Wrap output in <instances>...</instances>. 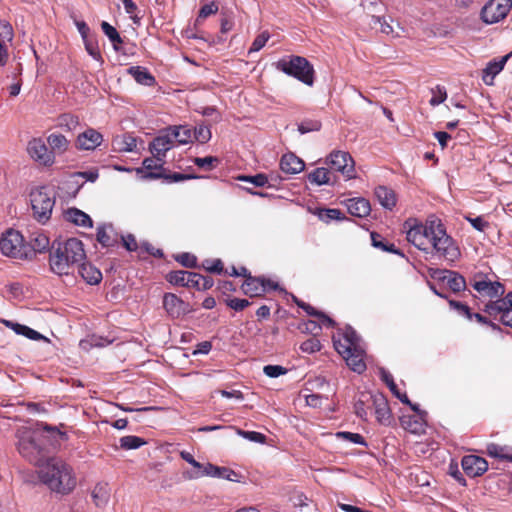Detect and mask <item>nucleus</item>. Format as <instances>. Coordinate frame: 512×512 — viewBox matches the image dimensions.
<instances>
[{"label":"nucleus","mask_w":512,"mask_h":512,"mask_svg":"<svg viewBox=\"0 0 512 512\" xmlns=\"http://www.w3.org/2000/svg\"><path fill=\"white\" fill-rule=\"evenodd\" d=\"M403 226L407 241L419 250L427 251L432 247L436 254L451 263L460 257L459 247L435 216L429 217L424 224L417 219H408Z\"/></svg>","instance_id":"nucleus-1"},{"label":"nucleus","mask_w":512,"mask_h":512,"mask_svg":"<svg viewBox=\"0 0 512 512\" xmlns=\"http://www.w3.org/2000/svg\"><path fill=\"white\" fill-rule=\"evenodd\" d=\"M38 476L51 491L61 495L70 494L77 483L73 468L59 458H49L42 463Z\"/></svg>","instance_id":"nucleus-2"},{"label":"nucleus","mask_w":512,"mask_h":512,"mask_svg":"<svg viewBox=\"0 0 512 512\" xmlns=\"http://www.w3.org/2000/svg\"><path fill=\"white\" fill-rule=\"evenodd\" d=\"M39 428L30 430L23 428L18 430V451L30 463L41 465L40 462L45 456L46 438L41 430L51 434H57L61 439L66 440L67 434L60 431L57 427L48 425L47 423L38 424Z\"/></svg>","instance_id":"nucleus-3"},{"label":"nucleus","mask_w":512,"mask_h":512,"mask_svg":"<svg viewBox=\"0 0 512 512\" xmlns=\"http://www.w3.org/2000/svg\"><path fill=\"white\" fill-rule=\"evenodd\" d=\"M85 259L86 253L82 241L77 238H69L64 242H59L57 247L53 244L49 265L53 273L60 276L69 275Z\"/></svg>","instance_id":"nucleus-4"},{"label":"nucleus","mask_w":512,"mask_h":512,"mask_svg":"<svg viewBox=\"0 0 512 512\" xmlns=\"http://www.w3.org/2000/svg\"><path fill=\"white\" fill-rule=\"evenodd\" d=\"M276 67L283 73L296 78L308 86H312L314 83L315 72L313 65L304 57L292 55L280 59Z\"/></svg>","instance_id":"nucleus-5"},{"label":"nucleus","mask_w":512,"mask_h":512,"mask_svg":"<svg viewBox=\"0 0 512 512\" xmlns=\"http://www.w3.org/2000/svg\"><path fill=\"white\" fill-rule=\"evenodd\" d=\"M0 251L3 255L20 260L33 258V249L24 241L23 235L14 229H8L0 238Z\"/></svg>","instance_id":"nucleus-6"},{"label":"nucleus","mask_w":512,"mask_h":512,"mask_svg":"<svg viewBox=\"0 0 512 512\" xmlns=\"http://www.w3.org/2000/svg\"><path fill=\"white\" fill-rule=\"evenodd\" d=\"M30 201L34 218L41 223L47 222L51 217L55 198L44 187H41L30 193Z\"/></svg>","instance_id":"nucleus-7"},{"label":"nucleus","mask_w":512,"mask_h":512,"mask_svg":"<svg viewBox=\"0 0 512 512\" xmlns=\"http://www.w3.org/2000/svg\"><path fill=\"white\" fill-rule=\"evenodd\" d=\"M483 311L503 325L512 328V292H509L503 298L489 301L485 304Z\"/></svg>","instance_id":"nucleus-8"},{"label":"nucleus","mask_w":512,"mask_h":512,"mask_svg":"<svg viewBox=\"0 0 512 512\" xmlns=\"http://www.w3.org/2000/svg\"><path fill=\"white\" fill-rule=\"evenodd\" d=\"M330 170L341 172L347 179L355 177V163L351 155L346 151H332L326 159Z\"/></svg>","instance_id":"nucleus-9"},{"label":"nucleus","mask_w":512,"mask_h":512,"mask_svg":"<svg viewBox=\"0 0 512 512\" xmlns=\"http://www.w3.org/2000/svg\"><path fill=\"white\" fill-rule=\"evenodd\" d=\"M512 0H489L481 10V19L486 24L497 23L508 15Z\"/></svg>","instance_id":"nucleus-10"},{"label":"nucleus","mask_w":512,"mask_h":512,"mask_svg":"<svg viewBox=\"0 0 512 512\" xmlns=\"http://www.w3.org/2000/svg\"><path fill=\"white\" fill-rule=\"evenodd\" d=\"M278 284L264 277L248 276L241 285L243 293L251 298L262 297L268 290H276Z\"/></svg>","instance_id":"nucleus-11"},{"label":"nucleus","mask_w":512,"mask_h":512,"mask_svg":"<svg viewBox=\"0 0 512 512\" xmlns=\"http://www.w3.org/2000/svg\"><path fill=\"white\" fill-rule=\"evenodd\" d=\"M27 152L30 157L44 166H51L55 162V155L49 151L41 138H33L28 142Z\"/></svg>","instance_id":"nucleus-12"},{"label":"nucleus","mask_w":512,"mask_h":512,"mask_svg":"<svg viewBox=\"0 0 512 512\" xmlns=\"http://www.w3.org/2000/svg\"><path fill=\"white\" fill-rule=\"evenodd\" d=\"M367 399L371 400V406L374 408L378 423L384 426H390L393 422V416L386 397L378 393L368 396Z\"/></svg>","instance_id":"nucleus-13"},{"label":"nucleus","mask_w":512,"mask_h":512,"mask_svg":"<svg viewBox=\"0 0 512 512\" xmlns=\"http://www.w3.org/2000/svg\"><path fill=\"white\" fill-rule=\"evenodd\" d=\"M163 307L172 318H180L191 312L190 305L173 293H165Z\"/></svg>","instance_id":"nucleus-14"},{"label":"nucleus","mask_w":512,"mask_h":512,"mask_svg":"<svg viewBox=\"0 0 512 512\" xmlns=\"http://www.w3.org/2000/svg\"><path fill=\"white\" fill-rule=\"evenodd\" d=\"M174 139L167 129L165 133L160 134L150 143L149 148L154 158L163 161L167 151L174 147Z\"/></svg>","instance_id":"nucleus-15"},{"label":"nucleus","mask_w":512,"mask_h":512,"mask_svg":"<svg viewBox=\"0 0 512 512\" xmlns=\"http://www.w3.org/2000/svg\"><path fill=\"white\" fill-rule=\"evenodd\" d=\"M462 468L469 477H477L484 474L488 469V462L476 455H467L462 459Z\"/></svg>","instance_id":"nucleus-16"},{"label":"nucleus","mask_w":512,"mask_h":512,"mask_svg":"<svg viewBox=\"0 0 512 512\" xmlns=\"http://www.w3.org/2000/svg\"><path fill=\"white\" fill-rule=\"evenodd\" d=\"M103 136L93 128H88L80 133L76 140V147L80 150H94L101 145Z\"/></svg>","instance_id":"nucleus-17"},{"label":"nucleus","mask_w":512,"mask_h":512,"mask_svg":"<svg viewBox=\"0 0 512 512\" xmlns=\"http://www.w3.org/2000/svg\"><path fill=\"white\" fill-rule=\"evenodd\" d=\"M512 57V51L500 59H493L488 62L485 69L482 72V80L486 85H493L494 78L498 75L505 67L507 61Z\"/></svg>","instance_id":"nucleus-18"},{"label":"nucleus","mask_w":512,"mask_h":512,"mask_svg":"<svg viewBox=\"0 0 512 512\" xmlns=\"http://www.w3.org/2000/svg\"><path fill=\"white\" fill-rule=\"evenodd\" d=\"M475 291L481 296V297H487L490 299V301H493L492 299L496 298L500 299L503 298L502 296L505 293V287L502 283L499 281L494 280V278H491L490 280L484 282L479 285Z\"/></svg>","instance_id":"nucleus-19"},{"label":"nucleus","mask_w":512,"mask_h":512,"mask_svg":"<svg viewBox=\"0 0 512 512\" xmlns=\"http://www.w3.org/2000/svg\"><path fill=\"white\" fill-rule=\"evenodd\" d=\"M97 241L106 248L114 247L120 240L119 234L114 227L109 225H101L97 228Z\"/></svg>","instance_id":"nucleus-20"},{"label":"nucleus","mask_w":512,"mask_h":512,"mask_svg":"<svg viewBox=\"0 0 512 512\" xmlns=\"http://www.w3.org/2000/svg\"><path fill=\"white\" fill-rule=\"evenodd\" d=\"M307 179L311 184L315 185H333L336 182L334 173L325 167H318L307 175Z\"/></svg>","instance_id":"nucleus-21"},{"label":"nucleus","mask_w":512,"mask_h":512,"mask_svg":"<svg viewBox=\"0 0 512 512\" xmlns=\"http://www.w3.org/2000/svg\"><path fill=\"white\" fill-rule=\"evenodd\" d=\"M427 412H422L420 415H403L400 418L401 426L414 434H419L424 431L425 417Z\"/></svg>","instance_id":"nucleus-22"},{"label":"nucleus","mask_w":512,"mask_h":512,"mask_svg":"<svg viewBox=\"0 0 512 512\" xmlns=\"http://www.w3.org/2000/svg\"><path fill=\"white\" fill-rule=\"evenodd\" d=\"M304 167L305 163L303 160L293 153H287L281 157L280 168L286 174L293 175L300 173Z\"/></svg>","instance_id":"nucleus-23"},{"label":"nucleus","mask_w":512,"mask_h":512,"mask_svg":"<svg viewBox=\"0 0 512 512\" xmlns=\"http://www.w3.org/2000/svg\"><path fill=\"white\" fill-rule=\"evenodd\" d=\"M346 206L351 215L359 218L366 217L371 212L370 202L365 198L348 199Z\"/></svg>","instance_id":"nucleus-24"},{"label":"nucleus","mask_w":512,"mask_h":512,"mask_svg":"<svg viewBox=\"0 0 512 512\" xmlns=\"http://www.w3.org/2000/svg\"><path fill=\"white\" fill-rule=\"evenodd\" d=\"M77 268L83 280H85L90 285H96L102 280L101 271L91 263L82 261L77 266Z\"/></svg>","instance_id":"nucleus-25"},{"label":"nucleus","mask_w":512,"mask_h":512,"mask_svg":"<svg viewBox=\"0 0 512 512\" xmlns=\"http://www.w3.org/2000/svg\"><path fill=\"white\" fill-rule=\"evenodd\" d=\"M442 275L439 276V279L446 282L447 286L453 292H460L465 289L466 281L463 276L458 274L457 272L444 270L440 272Z\"/></svg>","instance_id":"nucleus-26"},{"label":"nucleus","mask_w":512,"mask_h":512,"mask_svg":"<svg viewBox=\"0 0 512 512\" xmlns=\"http://www.w3.org/2000/svg\"><path fill=\"white\" fill-rule=\"evenodd\" d=\"M374 194L382 207L392 210L397 202L395 192L386 186H378L375 188Z\"/></svg>","instance_id":"nucleus-27"},{"label":"nucleus","mask_w":512,"mask_h":512,"mask_svg":"<svg viewBox=\"0 0 512 512\" xmlns=\"http://www.w3.org/2000/svg\"><path fill=\"white\" fill-rule=\"evenodd\" d=\"M64 218L66 221L81 227L91 228L93 226V221L90 216L77 208H69L65 211Z\"/></svg>","instance_id":"nucleus-28"},{"label":"nucleus","mask_w":512,"mask_h":512,"mask_svg":"<svg viewBox=\"0 0 512 512\" xmlns=\"http://www.w3.org/2000/svg\"><path fill=\"white\" fill-rule=\"evenodd\" d=\"M127 73L141 85L153 86L156 82L155 77L148 71V69L141 66H132L127 69Z\"/></svg>","instance_id":"nucleus-29"},{"label":"nucleus","mask_w":512,"mask_h":512,"mask_svg":"<svg viewBox=\"0 0 512 512\" xmlns=\"http://www.w3.org/2000/svg\"><path fill=\"white\" fill-rule=\"evenodd\" d=\"M343 358L345 359L347 365L354 372H357L360 374L363 371H365L366 364L363 360L362 351L359 350L358 348H354L353 350H351L350 353H347Z\"/></svg>","instance_id":"nucleus-30"},{"label":"nucleus","mask_w":512,"mask_h":512,"mask_svg":"<svg viewBox=\"0 0 512 512\" xmlns=\"http://www.w3.org/2000/svg\"><path fill=\"white\" fill-rule=\"evenodd\" d=\"M91 496L96 506L104 507L110 499V489L106 483H98L92 490Z\"/></svg>","instance_id":"nucleus-31"},{"label":"nucleus","mask_w":512,"mask_h":512,"mask_svg":"<svg viewBox=\"0 0 512 512\" xmlns=\"http://www.w3.org/2000/svg\"><path fill=\"white\" fill-rule=\"evenodd\" d=\"M168 130L174 139V143L187 144L193 139L192 129L188 126H173L169 127Z\"/></svg>","instance_id":"nucleus-32"},{"label":"nucleus","mask_w":512,"mask_h":512,"mask_svg":"<svg viewBox=\"0 0 512 512\" xmlns=\"http://www.w3.org/2000/svg\"><path fill=\"white\" fill-rule=\"evenodd\" d=\"M381 380L388 386L392 394L398 398L403 404H410V399L405 393H401L397 384L394 382L393 376L386 370H381Z\"/></svg>","instance_id":"nucleus-33"},{"label":"nucleus","mask_w":512,"mask_h":512,"mask_svg":"<svg viewBox=\"0 0 512 512\" xmlns=\"http://www.w3.org/2000/svg\"><path fill=\"white\" fill-rule=\"evenodd\" d=\"M47 143L49 144L51 150L54 154H62L67 151L69 147V141L62 134L52 133L47 137Z\"/></svg>","instance_id":"nucleus-34"},{"label":"nucleus","mask_w":512,"mask_h":512,"mask_svg":"<svg viewBox=\"0 0 512 512\" xmlns=\"http://www.w3.org/2000/svg\"><path fill=\"white\" fill-rule=\"evenodd\" d=\"M101 29L103 33L108 37L110 42L113 45V48L115 51H121L120 45L123 44L124 40L120 36L119 32L116 30L115 27L110 25L108 22L103 21L101 23Z\"/></svg>","instance_id":"nucleus-35"},{"label":"nucleus","mask_w":512,"mask_h":512,"mask_svg":"<svg viewBox=\"0 0 512 512\" xmlns=\"http://www.w3.org/2000/svg\"><path fill=\"white\" fill-rule=\"evenodd\" d=\"M30 249H33V257L35 254L46 251L50 245L49 238L43 233H34L30 239V243H27Z\"/></svg>","instance_id":"nucleus-36"},{"label":"nucleus","mask_w":512,"mask_h":512,"mask_svg":"<svg viewBox=\"0 0 512 512\" xmlns=\"http://www.w3.org/2000/svg\"><path fill=\"white\" fill-rule=\"evenodd\" d=\"M372 245L384 252H390L394 254H400L393 243L388 242L382 235L372 232L371 233Z\"/></svg>","instance_id":"nucleus-37"},{"label":"nucleus","mask_w":512,"mask_h":512,"mask_svg":"<svg viewBox=\"0 0 512 512\" xmlns=\"http://www.w3.org/2000/svg\"><path fill=\"white\" fill-rule=\"evenodd\" d=\"M5 324L11 327L17 334L24 335L29 339L40 340L43 338V336L39 332L31 329L28 326L19 323H12L10 321H5Z\"/></svg>","instance_id":"nucleus-38"},{"label":"nucleus","mask_w":512,"mask_h":512,"mask_svg":"<svg viewBox=\"0 0 512 512\" xmlns=\"http://www.w3.org/2000/svg\"><path fill=\"white\" fill-rule=\"evenodd\" d=\"M146 178H151V179L164 178L168 183H172V182H180V181L188 180L191 178H195V176L182 174V173H178V172L169 173V174H163L161 172H151L148 175H146Z\"/></svg>","instance_id":"nucleus-39"},{"label":"nucleus","mask_w":512,"mask_h":512,"mask_svg":"<svg viewBox=\"0 0 512 512\" xmlns=\"http://www.w3.org/2000/svg\"><path fill=\"white\" fill-rule=\"evenodd\" d=\"M113 143L118 146L119 151L123 152H132L137 147V140L131 135H123L122 137H117Z\"/></svg>","instance_id":"nucleus-40"},{"label":"nucleus","mask_w":512,"mask_h":512,"mask_svg":"<svg viewBox=\"0 0 512 512\" xmlns=\"http://www.w3.org/2000/svg\"><path fill=\"white\" fill-rule=\"evenodd\" d=\"M146 443L143 438L135 435H127L120 438V447L124 450L138 449Z\"/></svg>","instance_id":"nucleus-41"},{"label":"nucleus","mask_w":512,"mask_h":512,"mask_svg":"<svg viewBox=\"0 0 512 512\" xmlns=\"http://www.w3.org/2000/svg\"><path fill=\"white\" fill-rule=\"evenodd\" d=\"M317 215L323 222L329 223L331 220H342L345 217L339 209L325 208L319 209Z\"/></svg>","instance_id":"nucleus-42"},{"label":"nucleus","mask_w":512,"mask_h":512,"mask_svg":"<svg viewBox=\"0 0 512 512\" xmlns=\"http://www.w3.org/2000/svg\"><path fill=\"white\" fill-rule=\"evenodd\" d=\"M495 274L492 272H482L476 271L469 277V285L475 290L478 286L483 284L484 282L490 280L491 278H495Z\"/></svg>","instance_id":"nucleus-43"},{"label":"nucleus","mask_w":512,"mask_h":512,"mask_svg":"<svg viewBox=\"0 0 512 512\" xmlns=\"http://www.w3.org/2000/svg\"><path fill=\"white\" fill-rule=\"evenodd\" d=\"M79 125L78 116L63 114L59 117V126L66 131H73Z\"/></svg>","instance_id":"nucleus-44"},{"label":"nucleus","mask_w":512,"mask_h":512,"mask_svg":"<svg viewBox=\"0 0 512 512\" xmlns=\"http://www.w3.org/2000/svg\"><path fill=\"white\" fill-rule=\"evenodd\" d=\"M322 349V344L316 336H312L301 343L300 350L304 353L312 354Z\"/></svg>","instance_id":"nucleus-45"},{"label":"nucleus","mask_w":512,"mask_h":512,"mask_svg":"<svg viewBox=\"0 0 512 512\" xmlns=\"http://www.w3.org/2000/svg\"><path fill=\"white\" fill-rule=\"evenodd\" d=\"M368 396L372 394H362L354 404L355 414L363 420H366L368 415L366 404L371 403V400L367 399Z\"/></svg>","instance_id":"nucleus-46"},{"label":"nucleus","mask_w":512,"mask_h":512,"mask_svg":"<svg viewBox=\"0 0 512 512\" xmlns=\"http://www.w3.org/2000/svg\"><path fill=\"white\" fill-rule=\"evenodd\" d=\"M188 273H189V271H184V270L171 271L170 273L167 274L166 279L172 285L186 287L185 282H186Z\"/></svg>","instance_id":"nucleus-47"},{"label":"nucleus","mask_w":512,"mask_h":512,"mask_svg":"<svg viewBox=\"0 0 512 512\" xmlns=\"http://www.w3.org/2000/svg\"><path fill=\"white\" fill-rule=\"evenodd\" d=\"M193 162L197 167L202 168L206 171H211L217 166V164L219 163V159L214 156H206L203 158L196 157L193 160Z\"/></svg>","instance_id":"nucleus-48"},{"label":"nucleus","mask_w":512,"mask_h":512,"mask_svg":"<svg viewBox=\"0 0 512 512\" xmlns=\"http://www.w3.org/2000/svg\"><path fill=\"white\" fill-rule=\"evenodd\" d=\"M218 10V4L214 1L203 5L196 19V24H199L202 20L206 19L207 17L216 14Z\"/></svg>","instance_id":"nucleus-49"},{"label":"nucleus","mask_w":512,"mask_h":512,"mask_svg":"<svg viewBox=\"0 0 512 512\" xmlns=\"http://www.w3.org/2000/svg\"><path fill=\"white\" fill-rule=\"evenodd\" d=\"M193 138L199 143H207L211 139V131L208 126L199 125L192 131Z\"/></svg>","instance_id":"nucleus-50"},{"label":"nucleus","mask_w":512,"mask_h":512,"mask_svg":"<svg viewBox=\"0 0 512 512\" xmlns=\"http://www.w3.org/2000/svg\"><path fill=\"white\" fill-rule=\"evenodd\" d=\"M202 267L210 273L222 274L224 272L223 262L220 259H207L202 263Z\"/></svg>","instance_id":"nucleus-51"},{"label":"nucleus","mask_w":512,"mask_h":512,"mask_svg":"<svg viewBox=\"0 0 512 512\" xmlns=\"http://www.w3.org/2000/svg\"><path fill=\"white\" fill-rule=\"evenodd\" d=\"M336 436H337V438H340V439H343V440H346V441H349V442H352L355 444H360V445H364V446L367 445L364 437L359 433L341 431V432H338L336 434Z\"/></svg>","instance_id":"nucleus-52"},{"label":"nucleus","mask_w":512,"mask_h":512,"mask_svg":"<svg viewBox=\"0 0 512 512\" xmlns=\"http://www.w3.org/2000/svg\"><path fill=\"white\" fill-rule=\"evenodd\" d=\"M269 38L270 34L267 31H263L262 33L257 35L249 49V53L258 52L259 50H261L265 46Z\"/></svg>","instance_id":"nucleus-53"},{"label":"nucleus","mask_w":512,"mask_h":512,"mask_svg":"<svg viewBox=\"0 0 512 512\" xmlns=\"http://www.w3.org/2000/svg\"><path fill=\"white\" fill-rule=\"evenodd\" d=\"M176 261L187 268H195L197 266V258L195 255L184 252L176 257Z\"/></svg>","instance_id":"nucleus-54"},{"label":"nucleus","mask_w":512,"mask_h":512,"mask_svg":"<svg viewBox=\"0 0 512 512\" xmlns=\"http://www.w3.org/2000/svg\"><path fill=\"white\" fill-rule=\"evenodd\" d=\"M298 328L301 332L311 333L313 336H316L322 329L321 325L314 320L305 321L299 324Z\"/></svg>","instance_id":"nucleus-55"},{"label":"nucleus","mask_w":512,"mask_h":512,"mask_svg":"<svg viewBox=\"0 0 512 512\" xmlns=\"http://www.w3.org/2000/svg\"><path fill=\"white\" fill-rule=\"evenodd\" d=\"M321 128V122L318 120H305L298 125V131L301 134L318 131Z\"/></svg>","instance_id":"nucleus-56"},{"label":"nucleus","mask_w":512,"mask_h":512,"mask_svg":"<svg viewBox=\"0 0 512 512\" xmlns=\"http://www.w3.org/2000/svg\"><path fill=\"white\" fill-rule=\"evenodd\" d=\"M239 180L250 182L256 187H263L268 183V177L265 174L259 173L254 176H241Z\"/></svg>","instance_id":"nucleus-57"},{"label":"nucleus","mask_w":512,"mask_h":512,"mask_svg":"<svg viewBox=\"0 0 512 512\" xmlns=\"http://www.w3.org/2000/svg\"><path fill=\"white\" fill-rule=\"evenodd\" d=\"M238 434L241 435L243 438L256 442V443H265L266 442V436L260 432L256 431H245V430H238Z\"/></svg>","instance_id":"nucleus-58"},{"label":"nucleus","mask_w":512,"mask_h":512,"mask_svg":"<svg viewBox=\"0 0 512 512\" xmlns=\"http://www.w3.org/2000/svg\"><path fill=\"white\" fill-rule=\"evenodd\" d=\"M507 449L498 444L491 443L487 446V454L494 458L505 460Z\"/></svg>","instance_id":"nucleus-59"},{"label":"nucleus","mask_w":512,"mask_h":512,"mask_svg":"<svg viewBox=\"0 0 512 512\" xmlns=\"http://www.w3.org/2000/svg\"><path fill=\"white\" fill-rule=\"evenodd\" d=\"M225 303L229 308L235 311H242L251 304L247 299L240 298H227Z\"/></svg>","instance_id":"nucleus-60"},{"label":"nucleus","mask_w":512,"mask_h":512,"mask_svg":"<svg viewBox=\"0 0 512 512\" xmlns=\"http://www.w3.org/2000/svg\"><path fill=\"white\" fill-rule=\"evenodd\" d=\"M218 466H215L211 463H207L206 465H202L201 469H197L198 471L195 473L194 477L199 478L202 476H211L216 477L217 473L219 472Z\"/></svg>","instance_id":"nucleus-61"},{"label":"nucleus","mask_w":512,"mask_h":512,"mask_svg":"<svg viewBox=\"0 0 512 512\" xmlns=\"http://www.w3.org/2000/svg\"><path fill=\"white\" fill-rule=\"evenodd\" d=\"M14 36L11 24L5 21H0V40L11 42Z\"/></svg>","instance_id":"nucleus-62"},{"label":"nucleus","mask_w":512,"mask_h":512,"mask_svg":"<svg viewBox=\"0 0 512 512\" xmlns=\"http://www.w3.org/2000/svg\"><path fill=\"white\" fill-rule=\"evenodd\" d=\"M263 371L270 378H276L287 373V369L280 365H266Z\"/></svg>","instance_id":"nucleus-63"},{"label":"nucleus","mask_w":512,"mask_h":512,"mask_svg":"<svg viewBox=\"0 0 512 512\" xmlns=\"http://www.w3.org/2000/svg\"><path fill=\"white\" fill-rule=\"evenodd\" d=\"M333 344H334L336 351L340 355H342V357H344L347 353H350L351 350H353L355 348V347H353V344L351 342L349 344V343L345 342L344 340L342 341L341 339L335 340V338H333Z\"/></svg>","instance_id":"nucleus-64"}]
</instances>
